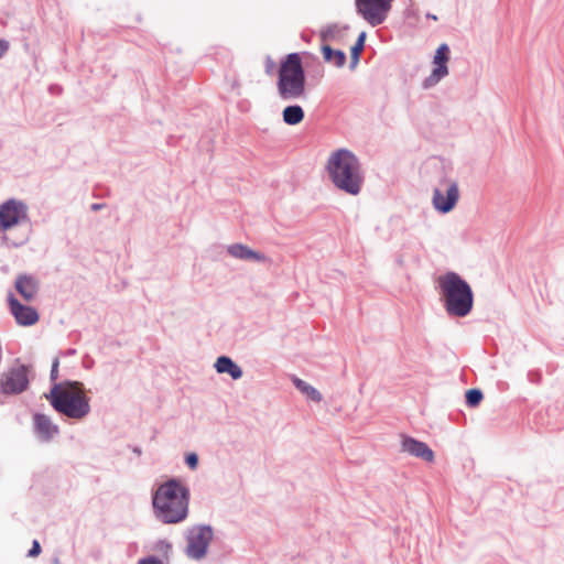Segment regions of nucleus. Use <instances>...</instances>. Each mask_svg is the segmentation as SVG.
I'll use <instances>...</instances> for the list:
<instances>
[{
  "instance_id": "nucleus-1",
  "label": "nucleus",
  "mask_w": 564,
  "mask_h": 564,
  "mask_svg": "<svg viewBox=\"0 0 564 564\" xmlns=\"http://www.w3.org/2000/svg\"><path fill=\"white\" fill-rule=\"evenodd\" d=\"M153 508L164 523H178L187 516L188 490L180 481L169 480L156 489Z\"/></svg>"
},
{
  "instance_id": "nucleus-2",
  "label": "nucleus",
  "mask_w": 564,
  "mask_h": 564,
  "mask_svg": "<svg viewBox=\"0 0 564 564\" xmlns=\"http://www.w3.org/2000/svg\"><path fill=\"white\" fill-rule=\"evenodd\" d=\"M441 300L448 315L464 317L474 305V294L470 285L457 273L447 272L436 280Z\"/></svg>"
},
{
  "instance_id": "nucleus-3",
  "label": "nucleus",
  "mask_w": 564,
  "mask_h": 564,
  "mask_svg": "<svg viewBox=\"0 0 564 564\" xmlns=\"http://www.w3.org/2000/svg\"><path fill=\"white\" fill-rule=\"evenodd\" d=\"M327 171L339 189L351 195L360 192L364 183L360 163L348 150L340 149L332 153L327 162Z\"/></svg>"
},
{
  "instance_id": "nucleus-4",
  "label": "nucleus",
  "mask_w": 564,
  "mask_h": 564,
  "mask_svg": "<svg viewBox=\"0 0 564 564\" xmlns=\"http://www.w3.org/2000/svg\"><path fill=\"white\" fill-rule=\"evenodd\" d=\"M46 398L57 412L72 419H83L90 411L83 383L77 381L55 384Z\"/></svg>"
},
{
  "instance_id": "nucleus-5",
  "label": "nucleus",
  "mask_w": 564,
  "mask_h": 564,
  "mask_svg": "<svg viewBox=\"0 0 564 564\" xmlns=\"http://www.w3.org/2000/svg\"><path fill=\"white\" fill-rule=\"evenodd\" d=\"M306 77L299 53H290L281 62L276 89L283 100H296L305 95Z\"/></svg>"
},
{
  "instance_id": "nucleus-6",
  "label": "nucleus",
  "mask_w": 564,
  "mask_h": 564,
  "mask_svg": "<svg viewBox=\"0 0 564 564\" xmlns=\"http://www.w3.org/2000/svg\"><path fill=\"white\" fill-rule=\"evenodd\" d=\"M392 2L393 0H355L357 12L372 26L387 19Z\"/></svg>"
},
{
  "instance_id": "nucleus-7",
  "label": "nucleus",
  "mask_w": 564,
  "mask_h": 564,
  "mask_svg": "<svg viewBox=\"0 0 564 564\" xmlns=\"http://www.w3.org/2000/svg\"><path fill=\"white\" fill-rule=\"evenodd\" d=\"M459 198V189L456 182L443 178L434 189L432 203L440 213H448L454 209Z\"/></svg>"
},
{
  "instance_id": "nucleus-8",
  "label": "nucleus",
  "mask_w": 564,
  "mask_h": 564,
  "mask_svg": "<svg viewBox=\"0 0 564 564\" xmlns=\"http://www.w3.org/2000/svg\"><path fill=\"white\" fill-rule=\"evenodd\" d=\"M213 532L207 527L193 528L187 534L185 553L189 558L202 560L207 553Z\"/></svg>"
},
{
  "instance_id": "nucleus-9",
  "label": "nucleus",
  "mask_w": 564,
  "mask_h": 564,
  "mask_svg": "<svg viewBox=\"0 0 564 564\" xmlns=\"http://www.w3.org/2000/svg\"><path fill=\"white\" fill-rule=\"evenodd\" d=\"M29 367L23 365L9 369L0 382L2 391L7 394L24 391L29 384Z\"/></svg>"
},
{
  "instance_id": "nucleus-10",
  "label": "nucleus",
  "mask_w": 564,
  "mask_h": 564,
  "mask_svg": "<svg viewBox=\"0 0 564 564\" xmlns=\"http://www.w3.org/2000/svg\"><path fill=\"white\" fill-rule=\"evenodd\" d=\"M449 59V47L447 44H441L435 52L433 64L435 65L431 75L423 82L424 88L436 85L442 78L448 74L447 62Z\"/></svg>"
},
{
  "instance_id": "nucleus-11",
  "label": "nucleus",
  "mask_w": 564,
  "mask_h": 564,
  "mask_svg": "<svg viewBox=\"0 0 564 564\" xmlns=\"http://www.w3.org/2000/svg\"><path fill=\"white\" fill-rule=\"evenodd\" d=\"M25 207L17 200H8L0 206V228L8 230L25 218Z\"/></svg>"
},
{
  "instance_id": "nucleus-12",
  "label": "nucleus",
  "mask_w": 564,
  "mask_h": 564,
  "mask_svg": "<svg viewBox=\"0 0 564 564\" xmlns=\"http://www.w3.org/2000/svg\"><path fill=\"white\" fill-rule=\"evenodd\" d=\"M10 312L15 322L21 326H32L39 322V313L35 308L21 304L13 295L8 297Z\"/></svg>"
},
{
  "instance_id": "nucleus-13",
  "label": "nucleus",
  "mask_w": 564,
  "mask_h": 564,
  "mask_svg": "<svg viewBox=\"0 0 564 564\" xmlns=\"http://www.w3.org/2000/svg\"><path fill=\"white\" fill-rule=\"evenodd\" d=\"M402 451L409 453L412 456L421 458L425 462L434 460V453L427 446V444L420 442L412 437H404L402 441Z\"/></svg>"
},
{
  "instance_id": "nucleus-14",
  "label": "nucleus",
  "mask_w": 564,
  "mask_h": 564,
  "mask_svg": "<svg viewBox=\"0 0 564 564\" xmlns=\"http://www.w3.org/2000/svg\"><path fill=\"white\" fill-rule=\"evenodd\" d=\"M227 251L231 257L241 259V260H250V261H258V262H263L267 260V257L264 254L257 252L241 243H235V245L229 246Z\"/></svg>"
},
{
  "instance_id": "nucleus-15",
  "label": "nucleus",
  "mask_w": 564,
  "mask_h": 564,
  "mask_svg": "<svg viewBox=\"0 0 564 564\" xmlns=\"http://www.w3.org/2000/svg\"><path fill=\"white\" fill-rule=\"evenodd\" d=\"M34 425L37 435L43 441L51 440L58 432V427L54 425L50 417L44 414H36L34 416Z\"/></svg>"
},
{
  "instance_id": "nucleus-16",
  "label": "nucleus",
  "mask_w": 564,
  "mask_h": 564,
  "mask_svg": "<svg viewBox=\"0 0 564 564\" xmlns=\"http://www.w3.org/2000/svg\"><path fill=\"white\" fill-rule=\"evenodd\" d=\"M15 289L24 300L31 301L37 293V283L31 276L21 275L15 281Z\"/></svg>"
},
{
  "instance_id": "nucleus-17",
  "label": "nucleus",
  "mask_w": 564,
  "mask_h": 564,
  "mask_svg": "<svg viewBox=\"0 0 564 564\" xmlns=\"http://www.w3.org/2000/svg\"><path fill=\"white\" fill-rule=\"evenodd\" d=\"M215 368L219 373H229L232 379H239L242 376L241 369L226 356L217 358Z\"/></svg>"
},
{
  "instance_id": "nucleus-18",
  "label": "nucleus",
  "mask_w": 564,
  "mask_h": 564,
  "mask_svg": "<svg viewBox=\"0 0 564 564\" xmlns=\"http://www.w3.org/2000/svg\"><path fill=\"white\" fill-rule=\"evenodd\" d=\"M282 116L285 123L295 126L304 119V110L299 105L288 106L284 108Z\"/></svg>"
},
{
  "instance_id": "nucleus-19",
  "label": "nucleus",
  "mask_w": 564,
  "mask_h": 564,
  "mask_svg": "<svg viewBox=\"0 0 564 564\" xmlns=\"http://www.w3.org/2000/svg\"><path fill=\"white\" fill-rule=\"evenodd\" d=\"M323 57L327 63L341 67L345 65L346 55L343 51H335L329 45L322 46Z\"/></svg>"
},
{
  "instance_id": "nucleus-20",
  "label": "nucleus",
  "mask_w": 564,
  "mask_h": 564,
  "mask_svg": "<svg viewBox=\"0 0 564 564\" xmlns=\"http://www.w3.org/2000/svg\"><path fill=\"white\" fill-rule=\"evenodd\" d=\"M294 384L295 387L301 391L303 392L304 394H306V397L313 401H321L322 397H321V393L315 389L313 388L312 386H310L308 383H306L305 381L301 380V379H295L294 380Z\"/></svg>"
},
{
  "instance_id": "nucleus-21",
  "label": "nucleus",
  "mask_w": 564,
  "mask_h": 564,
  "mask_svg": "<svg viewBox=\"0 0 564 564\" xmlns=\"http://www.w3.org/2000/svg\"><path fill=\"white\" fill-rule=\"evenodd\" d=\"M365 40H366V33L361 32L359 34L356 43L351 47L350 58H351V65L352 66H355L358 63V61H359L360 54H361V52L364 50V46H365Z\"/></svg>"
},
{
  "instance_id": "nucleus-22",
  "label": "nucleus",
  "mask_w": 564,
  "mask_h": 564,
  "mask_svg": "<svg viewBox=\"0 0 564 564\" xmlns=\"http://www.w3.org/2000/svg\"><path fill=\"white\" fill-rule=\"evenodd\" d=\"M482 400V393L478 389H470L466 392V402L469 406H477Z\"/></svg>"
},
{
  "instance_id": "nucleus-23",
  "label": "nucleus",
  "mask_w": 564,
  "mask_h": 564,
  "mask_svg": "<svg viewBox=\"0 0 564 564\" xmlns=\"http://www.w3.org/2000/svg\"><path fill=\"white\" fill-rule=\"evenodd\" d=\"M154 550L158 551L159 553H161L164 557V562L165 563H169V558H170V553H171V550H172V545L171 543L166 542V541H159L155 546H154Z\"/></svg>"
},
{
  "instance_id": "nucleus-24",
  "label": "nucleus",
  "mask_w": 564,
  "mask_h": 564,
  "mask_svg": "<svg viewBox=\"0 0 564 564\" xmlns=\"http://www.w3.org/2000/svg\"><path fill=\"white\" fill-rule=\"evenodd\" d=\"M186 464L191 469H195L198 465V457L195 453H191L186 456Z\"/></svg>"
},
{
  "instance_id": "nucleus-25",
  "label": "nucleus",
  "mask_w": 564,
  "mask_h": 564,
  "mask_svg": "<svg viewBox=\"0 0 564 564\" xmlns=\"http://www.w3.org/2000/svg\"><path fill=\"white\" fill-rule=\"evenodd\" d=\"M138 564H169L165 563L163 560L156 558L154 556H148L144 558H141Z\"/></svg>"
},
{
  "instance_id": "nucleus-26",
  "label": "nucleus",
  "mask_w": 564,
  "mask_h": 564,
  "mask_svg": "<svg viewBox=\"0 0 564 564\" xmlns=\"http://www.w3.org/2000/svg\"><path fill=\"white\" fill-rule=\"evenodd\" d=\"M41 553V545L39 541L34 540L32 543V547L29 551V556L35 557Z\"/></svg>"
},
{
  "instance_id": "nucleus-27",
  "label": "nucleus",
  "mask_w": 564,
  "mask_h": 564,
  "mask_svg": "<svg viewBox=\"0 0 564 564\" xmlns=\"http://www.w3.org/2000/svg\"><path fill=\"white\" fill-rule=\"evenodd\" d=\"M334 33H335V28H328L326 30H323L321 33L322 40L328 41V40L333 39Z\"/></svg>"
},
{
  "instance_id": "nucleus-28",
  "label": "nucleus",
  "mask_w": 564,
  "mask_h": 564,
  "mask_svg": "<svg viewBox=\"0 0 564 564\" xmlns=\"http://www.w3.org/2000/svg\"><path fill=\"white\" fill-rule=\"evenodd\" d=\"M57 373H58V360L55 359L53 365H52L51 378L53 380L57 379Z\"/></svg>"
},
{
  "instance_id": "nucleus-29",
  "label": "nucleus",
  "mask_w": 564,
  "mask_h": 564,
  "mask_svg": "<svg viewBox=\"0 0 564 564\" xmlns=\"http://www.w3.org/2000/svg\"><path fill=\"white\" fill-rule=\"evenodd\" d=\"M9 48V43L4 40H0V57H2L4 55V53L8 51Z\"/></svg>"
},
{
  "instance_id": "nucleus-30",
  "label": "nucleus",
  "mask_w": 564,
  "mask_h": 564,
  "mask_svg": "<svg viewBox=\"0 0 564 564\" xmlns=\"http://www.w3.org/2000/svg\"><path fill=\"white\" fill-rule=\"evenodd\" d=\"M91 208H93L94 210H98V209H100V208H101V205H100V204H93V205H91Z\"/></svg>"
}]
</instances>
